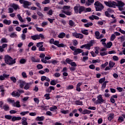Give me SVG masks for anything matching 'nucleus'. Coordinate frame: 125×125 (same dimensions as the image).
Returning a JSON list of instances; mask_svg holds the SVG:
<instances>
[{"label":"nucleus","mask_w":125,"mask_h":125,"mask_svg":"<svg viewBox=\"0 0 125 125\" xmlns=\"http://www.w3.org/2000/svg\"><path fill=\"white\" fill-rule=\"evenodd\" d=\"M5 119L7 120H11L12 119V116L9 115H5Z\"/></svg>","instance_id":"nucleus-46"},{"label":"nucleus","mask_w":125,"mask_h":125,"mask_svg":"<svg viewBox=\"0 0 125 125\" xmlns=\"http://www.w3.org/2000/svg\"><path fill=\"white\" fill-rule=\"evenodd\" d=\"M18 19L22 22H24V21H23V19H22V17H21V15L18 14L17 15Z\"/></svg>","instance_id":"nucleus-50"},{"label":"nucleus","mask_w":125,"mask_h":125,"mask_svg":"<svg viewBox=\"0 0 125 125\" xmlns=\"http://www.w3.org/2000/svg\"><path fill=\"white\" fill-rule=\"evenodd\" d=\"M112 58L114 61H118L119 60V57L117 56H114Z\"/></svg>","instance_id":"nucleus-63"},{"label":"nucleus","mask_w":125,"mask_h":125,"mask_svg":"<svg viewBox=\"0 0 125 125\" xmlns=\"http://www.w3.org/2000/svg\"><path fill=\"white\" fill-rule=\"evenodd\" d=\"M22 118L21 117H16V116H13L12 117V122H15V121H20Z\"/></svg>","instance_id":"nucleus-12"},{"label":"nucleus","mask_w":125,"mask_h":125,"mask_svg":"<svg viewBox=\"0 0 125 125\" xmlns=\"http://www.w3.org/2000/svg\"><path fill=\"white\" fill-rule=\"evenodd\" d=\"M95 36L96 39H97V40H98V38H99V36H100V33L99 31H96L95 32Z\"/></svg>","instance_id":"nucleus-39"},{"label":"nucleus","mask_w":125,"mask_h":125,"mask_svg":"<svg viewBox=\"0 0 125 125\" xmlns=\"http://www.w3.org/2000/svg\"><path fill=\"white\" fill-rule=\"evenodd\" d=\"M21 75L22 76L23 78H27V74L25 72H22L21 73Z\"/></svg>","instance_id":"nucleus-64"},{"label":"nucleus","mask_w":125,"mask_h":125,"mask_svg":"<svg viewBox=\"0 0 125 125\" xmlns=\"http://www.w3.org/2000/svg\"><path fill=\"white\" fill-rule=\"evenodd\" d=\"M113 45V43L112 42H109L107 44H106V46H104L105 47H107V48H110L111 46Z\"/></svg>","instance_id":"nucleus-32"},{"label":"nucleus","mask_w":125,"mask_h":125,"mask_svg":"<svg viewBox=\"0 0 125 125\" xmlns=\"http://www.w3.org/2000/svg\"><path fill=\"white\" fill-rule=\"evenodd\" d=\"M114 119V113H110L108 115V121H112Z\"/></svg>","instance_id":"nucleus-24"},{"label":"nucleus","mask_w":125,"mask_h":125,"mask_svg":"<svg viewBox=\"0 0 125 125\" xmlns=\"http://www.w3.org/2000/svg\"><path fill=\"white\" fill-rule=\"evenodd\" d=\"M10 79L11 81H12V82H13V83H16V82H17V80L15 77H10Z\"/></svg>","instance_id":"nucleus-36"},{"label":"nucleus","mask_w":125,"mask_h":125,"mask_svg":"<svg viewBox=\"0 0 125 125\" xmlns=\"http://www.w3.org/2000/svg\"><path fill=\"white\" fill-rule=\"evenodd\" d=\"M70 8H71V6L65 5V6H63L62 9L63 10H64L65 11H66V10H70Z\"/></svg>","instance_id":"nucleus-26"},{"label":"nucleus","mask_w":125,"mask_h":125,"mask_svg":"<svg viewBox=\"0 0 125 125\" xmlns=\"http://www.w3.org/2000/svg\"><path fill=\"white\" fill-rule=\"evenodd\" d=\"M39 51H44L45 50V48L43 47V46H41L39 48Z\"/></svg>","instance_id":"nucleus-60"},{"label":"nucleus","mask_w":125,"mask_h":125,"mask_svg":"<svg viewBox=\"0 0 125 125\" xmlns=\"http://www.w3.org/2000/svg\"><path fill=\"white\" fill-rule=\"evenodd\" d=\"M54 89H55L54 86H50L48 89V92H50L51 90H54Z\"/></svg>","instance_id":"nucleus-49"},{"label":"nucleus","mask_w":125,"mask_h":125,"mask_svg":"<svg viewBox=\"0 0 125 125\" xmlns=\"http://www.w3.org/2000/svg\"><path fill=\"white\" fill-rule=\"evenodd\" d=\"M125 5V3L123 2L122 1H118L116 3V6H124Z\"/></svg>","instance_id":"nucleus-20"},{"label":"nucleus","mask_w":125,"mask_h":125,"mask_svg":"<svg viewBox=\"0 0 125 125\" xmlns=\"http://www.w3.org/2000/svg\"><path fill=\"white\" fill-rule=\"evenodd\" d=\"M106 41V39L105 38L102 39L101 40V42H102V44L104 45V46H106V42H105Z\"/></svg>","instance_id":"nucleus-30"},{"label":"nucleus","mask_w":125,"mask_h":125,"mask_svg":"<svg viewBox=\"0 0 125 125\" xmlns=\"http://www.w3.org/2000/svg\"><path fill=\"white\" fill-rule=\"evenodd\" d=\"M118 40H120V41H121V42H125V36L120 37H119Z\"/></svg>","instance_id":"nucleus-57"},{"label":"nucleus","mask_w":125,"mask_h":125,"mask_svg":"<svg viewBox=\"0 0 125 125\" xmlns=\"http://www.w3.org/2000/svg\"><path fill=\"white\" fill-rule=\"evenodd\" d=\"M36 120L39 122L42 121H43V120H44V116H38L37 117H36Z\"/></svg>","instance_id":"nucleus-22"},{"label":"nucleus","mask_w":125,"mask_h":125,"mask_svg":"<svg viewBox=\"0 0 125 125\" xmlns=\"http://www.w3.org/2000/svg\"><path fill=\"white\" fill-rule=\"evenodd\" d=\"M32 60L33 62H40V59H36L35 58H32Z\"/></svg>","instance_id":"nucleus-59"},{"label":"nucleus","mask_w":125,"mask_h":125,"mask_svg":"<svg viewBox=\"0 0 125 125\" xmlns=\"http://www.w3.org/2000/svg\"><path fill=\"white\" fill-rule=\"evenodd\" d=\"M94 0H87V1H86V5H87V6H89V5H91L92 3H94Z\"/></svg>","instance_id":"nucleus-18"},{"label":"nucleus","mask_w":125,"mask_h":125,"mask_svg":"<svg viewBox=\"0 0 125 125\" xmlns=\"http://www.w3.org/2000/svg\"><path fill=\"white\" fill-rule=\"evenodd\" d=\"M32 39L34 41H36L37 40H40V37L39 36V35H34L32 36Z\"/></svg>","instance_id":"nucleus-27"},{"label":"nucleus","mask_w":125,"mask_h":125,"mask_svg":"<svg viewBox=\"0 0 125 125\" xmlns=\"http://www.w3.org/2000/svg\"><path fill=\"white\" fill-rule=\"evenodd\" d=\"M53 44L57 45L58 47H65V46H66V45L63 43L59 44V41H55Z\"/></svg>","instance_id":"nucleus-7"},{"label":"nucleus","mask_w":125,"mask_h":125,"mask_svg":"<svg viewBox=\"0 0 125 125\" xmlns=\"http://www.w3.org/2000/svg\"><path fill=\"white\" fill-rule=\"evenodd\" d=\"M12 96H14V97H19L20 96V93H19V92L14 91L12 93Z\"/></svg>","instance_id":"nucleus-13"},{"label":"nucleus","mask_w":125,"mask_h":125,"mask_svg":"<svg viewBox=\"0 0 125 125\" xmlns=\"http://www.w3.org/2000/svg\"><path fill=\"white\" fill-rule=\"evenodd\" d=\"M107 54H108V52L107 51L100 52V55H101V56H105V55H107Z\"/></svg>","instance_id":"nucleus-44"},{"label":"nucleus","mask_w":125,"mask_h":125,"mask_svg":"<svg viewBox=\"0 0 125 125\" xmlns=\"http://www.w3.org/2000/svg\"><path fill=\"white\" fill-rule=\"evenodd\" d=\"M21 124L23 125H27L28 123H27V118L26 117H23L21 119Z\"/></svg>","instance_id":"nucleus-16"},{"label":"nucleus","mask_w":125,"mask_h":125,"mask_svg":"<svg viewBox=\"0 0 125 125\" xmlns=\"http://www.w3.org/2000/svg\"><path fill=\"white\" fill-rule=\"evenodd\" d=\"M91 113V111L88 110L87 109H84L82 111L83 115H86V114H90Z\"/></svg>","instance_id":"nucleus-23"},{"label":"nucleus","mask_w":125,"mask_h":125,"mask_svg":"<svg viewBox=\"0 0 125 125\" xmlns=\"http://www.w3.org/2000/svg\"><path fill=\"white\" fill-rule=\"evenodd\" d=\"M105 100L103 99L102 95H99L97 96V100L95 102V104L98 105V104H102V103H105Z\"/></svg>","instance_id":"nucleus-3"},{"label":"nucleus","mask_w":125,"mask_h":125,"mask_svg":"<svg viewBox=\"0 0 125 125\" xmlns=\"http://www.w3.org/2000/svg\"><path fill=\"white\" fill-rule=\"evenodd\" d=\"M74 88V86L73 85H69L66 87V90H69L70 89H73Z\"/></svg>","instance_id":"nucleus-48"},{"label":"nucleus","mask_w":125,"mask_h":125,"mask_svg":"<svg viewBox=\"0 0 125 125\" xmlns=\"http://www.w3.org/2000/svg\"><path fill=\"white\" fill-rule=\"evenodd\" d=\"M43 42H40L39 43H37L36 46L37 47H41V46H43Z\"/></svg>","instance_id":"nucleus-43"},{"label":"nucleus","mask_w":125,"mask_h":125,"mask_svg":"<svg viewBox=\"0 0 125 125\" xmlns=\"http://www.w3.org/2000/svg\"><path fill=\"white\" fill-rule=\"evenodd\" d=\"M116 39V35L115 34H112L110 37V41H113Z\"/></svg>","instance_id":"nucleus-58"},{"label":"nucleus","mask_w":125,"mask_h":125,"mask_svg":"<svg viewBox=\"0 0 125 125\" xmlns=\"http://www.w3.org/2000/svg\"><path fill=\"white\" fill-rule=\"evenodd\" d=\"M47 20L48 21H49V22H50V23H53V21L55 20V19L48 18Z\"/></svg>","instance_id":"nucleus-61"},{"label":"nucleus","mask_w":125,"mask_h":125,"mask_svg":"<svg viewBox=\"0 0 125 125\" xmlns=\"http://www.w3.org/2000/svg\"><path fill=\"white\" fill-rule=\"evenodd\" d=\"M8 77H9V75L3 74L2 75L0 76V81H4L5 78H8Z\"/></svg>","instance_id":"nucleus-14"},{"label":"nucleus","mask_w":125,"mask_h":125,"mask_svg":"<svg viewBox=\"0 0 125 125\" xmlns=\"http://www.w3.org/2000/svg\"><path fill=\"white\" fill-rule=\"evenodd\" d=\"M61 112L62 113V114H64V115H66V114H69V110H64V109H61Z\"/></svg>","instance_id":"nucleus-37"},{"label":"nucleus","mask_w":125,"mask_h":125,"mask_svg":"<svg viewBox=\"0 0 125 125\" xmlns=\"http://www.w3.org/2000/svg\"><path fill=\"white\" fill-rule=\"evenodd\" d=\"M13 106H14V107H17V108H20V107H21L19 101H17L16 103H14V104H13Z\"/></svg>","instance_id":"nucleus-17"},{"label":"nucleus","mask_w":125,"mask_h":125,"mask_svg":"<svg viewBox=\"0 0 125 125\" xmlns=\"http://www.w3.org/2000/svg\"><path fill=\"white\" fill-rule=\"evenodd\" d=\"M21 38L22 41H25V40H26V35H25L24 33H22L21 35Z\"/></svg>","instance_id":"nucleus-51"},{"label":"nucleus","mask_w":125,"mask_h":125,"mask_svg":"<svg viewBox=\"0 0 125 125\" xmlns=\"http://www.w3.org/2000/svg\"><path fill=\"white\" fill-rule=\"evenodd\" d=\"M76 105H83V102L82 101H77L76 102Z\"/></svg>","instance_id":"nucleus-55"},{"label":"nucleus","mask_w":125,"mask_h":125,"mask_svg":"<svg viewBox=\"0 0 125 125\" xmlns=\"http://www.w3.org/2000/svg\"><path fill=\"white\" fill-rule=\"evenodd\" d=\"M81 33L83 34V35H86L87 36V35H88V30L87 29L82 30Z\"/></svg>","instance_id":"nucleus-29"},{"label":"nucleus","mask_w":125,"mask_h":125,"mask_svg":"<svg viewBox=\"0 0 125 125\" xmlns=\"http://www.w3.org/2000/svg\"><path fill=\"white\" fill-rule=\"evenodd\" d=\"M57 109V106L54 105L51 107L49 108L50 111H54V110H56Z\"/></svg>","instance_id":"nucleus-40"},{"label":"nucleus","mask_w":125,"mask_h":125,"mask_svg":"<svg viewBox=\"0 0 125 125\" xmlns=\"http://www.w3.org/2000/svg\"><path fill=\"white\" fill-rule=\"evenodd\" d=\"M18 83L20 84V87H21V88H23L24 85L26 84V82L23 80H20L18 81Z\"/></svg>","instance_id":"nucleus-8"},{"label":"nucleus","mask_w":125,"mask_h":125,"mask_svg":"<svg viewBox=\"0 0 125 125\" xmlns=\"http://www.w3.org/2000/svg\"><path fill=\"white\" fill-rule=\"evenodd\" d=\"M83 50L80 48L76 49V50L73 52V55H78V54H80V53H82Z\"/></svg>","instance_id":"nucleus-9"},{"label":"nucleus","mask_w":125,"mask_h":125,"mask_svg":"<svg viewBox=\"0 0 125 125\" xmlns=\"http://www.w3.org/2000/svg\"><path fill=\"white\" fill-rule=\"evenodd\" d=\"M72 36L76 38V39H81V40H82V39H83V35L82 34L78 33L77 32L73 33Z\"/></svg>","instance_id":"nucleus-6"},{"label":"nucleus","mask_w":125,"mask_h":125,"mask_svg":"<svg viewBox=\"0 0 125 125\" xmlns=\"http://www.w3.org/2000/svg\"><path fill=\"white\" fill-rule=\"evenodd\" d=\"M79 7L78 6H75L74 7V11H75V13H76L77 14H78V13H79Z\"/></svg>","instance_id":"nucleus-35"},{"label":"nucleus","mask_w":125,"mask_h":125,"mask_svg":"<svg viewBox=\"0 0 125 125\" xmlns=\"http://www.w3.org/2000/svg\"><path fill=\"white\" fill-rule=\"evenodd\" d=\"M22 3L23 4V7H24V8H28V7H29V6L31 5V2L28 1H24Z\"/></svg>","instance_id":"nucleus-10"},{"label":"nucleus","mask_w":125,"mask_h":125,"mask_svg":"<svg viewBox=\"0 0 125 125\" xmlns=\"http://www.w3.org/2000/svg\"><path fill=\"white\" fill-rule=\"evenodd\" d=\"M50 2V0H45L42 2V4H47V3H49Z\"/></svg>","instance_id":"nucleus-53"},{"label":"nucleus","mask_w":125,"mask_h":125,"mask_svg":"<svg viewBox=\"0 0 125 125\" xmlns=\"http://www.w3.org/2000/svg\"><path fill=\"white\" fill-rule=\"evenodd\" d=\"M96 11H102L104 9V6L99 1H97L94 3Z\"/></svg>","instance_id":"nucleus-2"},{"label":"nucleus","mask_w":125,"mask_h":125,"mask_svg":"<svg viewBox=\"0 0 125 125\" xmlns=\"http://www.w3.org/2000/svg\"><path fill=\"white\" fill-rule=\"evenodd\" d=\"M62 13L65 14L66 15H68V16H71L73 13H71V11H65V10H62Z\"/></svg>","instance_id":"nucleus-21"},{"label":"nucleus","mask_w":125,"mask_h":125,"mask_svg":"<svg viewBox=\"0 0 125 125\" xmlns=\"http://www.w3.org/2000/svg\"><path fill=\"white\" fill-rule=\"evenodd\" d=\"M85 10V7L83 6H79V9L78 11V13L81 14L83 12V11H84Z\"/></svg>","instance_id":"nucleus-15"},{"label":"nucleus","mask_w":125,"mask_h":125,"mask_svg":"<svg viewBox=\"0 0 125 125\" xmlns=\"http://www.w3.org/2000/svg\"><path fill=\"white\" fill-rule=\"evenodd\" d=\"M37 31L38 32H43V28H41L40 27H36Z\"/></svg>","instance_id":"nucleus-56"},{"label":"nucleus","mask_w":125,"mask_h":125,"mask_svg":"<svg viewBox=\"0 0 125 125\" xmlns=\"http://www.w3.org/2000/svg\"><path fill=\"white\" fill-rule=\"evenodd\" d=\"M104 2L105 5L108 6V7H113L115 8L117 5V3L114 1L109 0L108 1H104Z\"/></svg>","instance_id":"nucleus-4"},{"label":"nucleus","mask_w":125,"mask_h":125,"mask_svg":"<svg viewBox=\"0 0 125 125\" xmlns=\"http://www.w3.org/2000/svg\"><path fill=\"white\" fill-rule=\"evenodd\" d=\"M93 25V23L92 22H87V23H85L84 24V27H86V28H88L89 26H92Z\"/></svg>","instance_id":"nucleus-38"},{"label":"nucleus","mask_w":125,"mask_h":125,"mask_svg":"<svg viewBox=\"0 0 125 125\" xmlns=\"http://www.w3.org/2000/svg\"><path fill=\"white\" fill-rule=\"evenodd\" d=\"M7 101L9 102V103H11L13 105V104H14V100H11L10 98H8L7 99Z\"/></svg>","instance_id":"nucleus-41"},{"label":"nucleus","mask_w":125,"mask_h":125,"mask_svg":"<svg viewBox=\"0 0 125 125\" xmlns=\"http://www.w3.org/2000/svg\"><path fill=\"white\" fill-rule=\"evenodd\" d=\"M8 13H12L13 11H14V10L12 8H9L8 9Z\"/></svg>","instance_id":"nucleus-62"},{"label":"nucleus","mask_w":125,"mask_h":125,"mask_svg":"<svg viewBox=\"0 0 125 125\" xmlns=\"http://www.w3.org/2000/svg\"><path fill=\"white\" fill-rule=\"evenodd\" d=\"M69 25H70L71 27H75L76 26V24H75V22L72 20H70L69 21Z\"/></svg>","instance_id":"nucleus-31"},{"label":"nucleus","mask_w":125,"mask_h":125,"mask_svg":"<svg viewBox=\"0 0 125 125\" xmlns=\"http://www.w3.org/2000/svg\"><path fill=\"white\" fill-rule=\"evenodd\" d=\"M93 45V43L92 42V41L90 42L89 43L83 44L80 47V48H83L84 47H85L86 49H88L89 50L90 49V47Z\"/></svg>","instance_id":"nucleus-5"},{"label":"nucleus","mask_w":125,"mask_h":125,"mask_svg":"<svg viewBox=\"0 0 125 125\" xmlns=\"http://www.w3.org/2000/svg\"><path fill=\"white\" fill-rule=\"evenodd\" d=\"M0 42H1V43L8 42V41L7 40V39H6V38H2L1 39Z\"/></svg>","instance_id":"nucleus-34"},{"label":"nucleus","mask_w":125,"mask_h":125,"mask_svg":"<svg viewBox=\"0 0 125 125\" xmlns=\"http://www.w3.org/2000/svg\"><path fill=\"white\" fill-rule=\"evenodd\" d=\"M10 38H17V34L15 33H11L10 35Z\"/></svg>","instance_id":"nucleus-45"},{"label":"nucleus","mask_w":125,"mask_h":125,"mask_svg":"<svg viewBox=\"0 0 125 125\" xmlns=\"http://www.w3.org/2000/svg\"><path fill=\"white\" fill-rule=\"evenodd\" d=\"M3 109L4 111H9V106L7 104H5L3 106Z\"/></svg>","instance_id":"nucleus-28"},{"label":"nucleus","mask_w":125,"mask_h":125,"mask_svg":"<svg viewBox=\"0 0 125 125\" xmlns=\"http://www.w3.org/2000/svg\"><path fill=\"white\" fill-rule=\"evenodd\" d=\"M48 15L51 16L53 14V11L52 10H49L48 12H47Z\"/></svg>","instance_id":"nucleus-52"},{"label":"nucleus","mask_w":125,"mask_h":125,"mask_svg":"<svg viewBox=\"0 0 125 125\" xmlns=\"http://www.w3.org/2000/svg\"><path fill=\"white\" fill-rule=\"evenodd\" d=\"M116 63L112 61H110L109 62V67H110V68H113L114 67V65H115Z\"/></svg>","instance_id":"nucleus-33"},{"label":"nucleus","mask_w":125,"mask_h":125,"mask_svg":"<svg viewBox=\"0 0 125 125\" xmlns=\"http://www.w3.org/2000/svg\"><path fill=\"white\" fill-rule=\"evenodd\" d=\"M105 15L106 16V17L110 18L111 17V15L109 13V12L108 11H106L105 12Z\"/></svg>","instance_id":"nucleus-54"},{"label":"nucleus","mask_w":125,"mask_h":125,"mask_svg":"<svg viewBox=\"0 0 125 125\" xmlns=\"http://www.w3.org/2000/svg\"><path fill=\"white\" fill-rule=\"evenodd\" d=\"M66 34H65L64 32H62L58 35V38H59V39H63V38H64Z\"/></svg>","instance_id":"nucleus-25"},{"label":"nucleus","mask_w":125,"mask_h":125,"mask_svg":"<svg viewBox=\"0 0 125 125\" xmlns=\"http://www.w3.org/2000/svg\"><path fill=\"white\" fill-rule=\"evenodd\" d=\"M10 6L11 7H12L13 8H14V9L15 10H17V9H19V5H18L15 3L11 4L10 5Z\"/></svg>","instance_id":"nucleus-11"},{"label":"nucleus","mask_w":125,"mask_h":125,"mask_svg":"<svg viewBox=\"0 0 125 125\" xmlns=\"http://www.w3.org/2000/svg\"><path fill=\"white\" fill-rule=\"evenodd\" d=\"M3 23L5 24V25H10L11 24V21L5 19L3 21Z\"/></svg>","instance_id":"nucleus-19"},{"label":"nucleus","mask_w":125,"mask_h":125,"mask_svg":"<svg viewBox=\"0 0 125 125\" xmlns=\"http://www.w3.org/2000/svg\"><path fill=\"white\" fill-rule=\"evenodd\" d=\"M106 80V78L104 77V78H101L99 80V83H104V82H105V81Z\"/></svg>","instance_id":"nucleus-42"},{"label":"nucleus","mask_w":125,"mask_h":125,"mask_svg":"<svg viewBox=\"0 0 125 125\" xmlns=\"http://www.w3.org/2000/svg\"><path fill=\"white\" fill-rule=\"evenodd\" d=\"M4 60L5 63L8 65H13L16 63V59H13L11 57L8 55H5L4 57Z\"/></svg>","instance_id":"nucleus-1"},{"label":"nucleus","mask_w":125,"mask_h":125,"mask_svg":"<svg viewBox=\"0 0 125 125\" xmlns=\"http://www.w3.org/2000/svg\"><path fill=\"white\" fill-rule=\"evenodd\" d=\"M27 114H29V111H22L20 113L21 116H25V115H27Z\"/></svg>","instance_id":"nucleus-47"}]
</instances>
